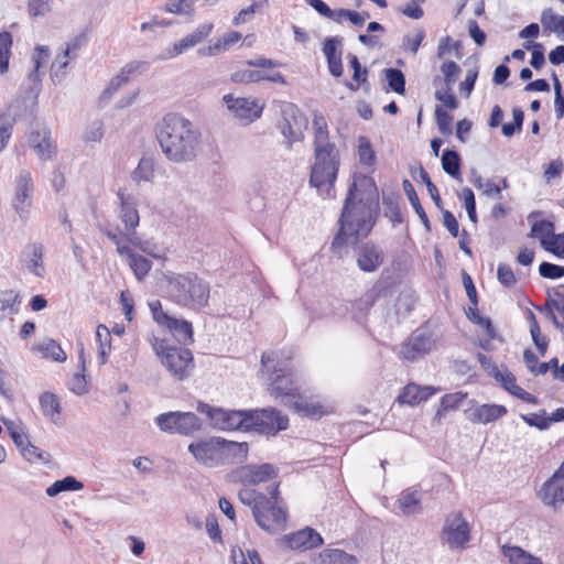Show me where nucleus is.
Instances as JSON below:
<instances>
[{"instance_id": "nucleus-19", "label": "nucleus", "mask_w": 564, "mask_h": 564, "mask_svg": "<svg viewBox=\"0 0 564 564\" xmlns=\"http://www.w3.org/2000/svg\"><path fill=\"white\" fill-rule=\"evenodd\" d=\"M343 41L341 36H329L325 39L322 47L327 61L328 70L334 77H340L344 72L341 62Z\"/></svg>"}, {"instance_id": "nucleus-47", "label": "nucleus", "mask_w": 564, "mask_h": 564, "mask_svg": "<svg viewBox=\"0 0 564 564\" xmlns=\"http://www.w3.org/2000/svg\"><path fill=\"white\" fill-rule=\"evenodd\" d=\"M12 35L10 32L0 33V73L4 74L9 68L11 56Z\"/></svg>"}, {"instance_id": "nucleus-42", "label": "nucleus", "mask_w": 564, "mask_h": 564, "mask_svg": "<svg viewBox=\"0 0 564 564\" xmlns=\"http://www.w3.org/2000/svg\"><path fill=\"white\" fill-rule=\"evenodd\" d=\"M17 115L11 112L0 113V153L6 149L11 139L13 126L17 122Z\"/></svg>"}, {"instance_id": "nucleus-49", "label": "nucleus", "mask_w": 564, "mask_h": 564, "mask_svg": "<svg viewBox=\"0 0 564 564\" xmlns=\"http://www.w3.org/2000/svg\"><path fill=\"white\" fill-rule=\"evenodd\" d=\"M358 156L359 162L365 166H372L376 161V154L372 145L367 137L358 138Z\"/></svg>"}, {"instance_id": "nucleus-25", "label": "nucleus", "mask_w": 564, "mask_h": 564, "mask_svg": "<svg viewBox=\"0 0 564 564\" xmlns=\"http://www.w3.org/2000/svg\"><path fill=\"white\" fill-rule=\"evenodd\" d=\"M508 412L507 408L501 404H481L477 405L468 419L473 423L477 424H489L506 415Z\"/></svg>"}, {"instance_id": "nucleus-2", "label": "nucleus", "mask_w": 564, "mask_h": 564, "mask_svg": "<svg viewBox=\"0 0 564 564\" xmlns=\"http://www.w3.org/2000/svg\"><path fill=\"white\" fill-rule=\"evenodd\" d=\"M156 140L165 158L173 163L193 162L202 149V133L187 118L167 113L155 127Z\"/></svg>"}, {"instance_id": "nucleus-23", "label": "nucleus", "mask_w": 564, "mask_h": 564, "mask_svg": "<svg viewBox=\"0 0 564 564\" xmlns=\"http://www.w3.org/2000/svg\"><path fill=\"white\" fill-rule=\"evenodd\" d=\"M162 318L165 322L162 327H165L178 344L189 345L194 341V330L191 322L173 316L162 315Z\"/></svg>"}, {"instance_id": "nucleus-56", "label": "nucleus", "mask_w": 564, "mask_h": 564, "mask_svg": "<svg viewBox=\"0 0 564 564\" xmlns=\"http://www.w3.org/2000/svg\"><path fill=\"white\" fill-rule=\"evenodd\" d=\"M263 73L258 69L237 70L231 75V80L239 84L257 83L263 80Z\"/></svg>"}, {"instance_id": "nucleus-28", "label": "nucleus", "mask_w": 564, "mask_h": 564, "mask_svg": "<svg viewBox=\"0 0 564 564\" xmlns=\"http://www.w3.org/2000/svg\"><path fill=\"white\" fill-rule=\"evenodd\" d=\"M48 56H50V50L47 46L39 45L35 47V53L32 57L34 68L29 74V80L33 83V86L30 87V89L28 91L29 95H33V98H34L33 105L36 104V98H37L40 87H41V77H40L39 69L42 66V64L48 58Z\"/></svg>"}, {"instance_id": "nucleus-1", "label": "nucleus", "mask_w": 564, "mask_h": 564, "mask_svg": "<svg viewBox=\"0 0 564 564\" xmlns=\"http://www.w3.org/2000/svg\"><path fill=\"white\" fill-rule=\"evenodd\" d=\"M379 192L375 181L360 176L349 185L338 219L330 251L338 259L348 254L351 247L360 271L376 272L384 261L382 249L372 241H362L371 232L379 216Z\"/></svg>"}, {"instance_id": "nucleus-34", "label": "nucleus", "mask_w": 564, "mask_h": 564, "mask_svg": "<svg viewBox=\"0 0 564 564\" xmlns=\"http://www.w3.org/2000/svg\"><path fill=\"white\" fill-rule=\"evenodd\" d=\"M314 564H358L355 556L339 549H325Z\"/></svg>"}, {"instance_id": "nucleus-29", "label": "nucleus", "mask_w": 564, "mask_h": 564, "mask_svg": "<svg viewBox=\"0 0 564 564\" xmlns=\"http://www.w3.org/2000/svg\"><path fill=\"white\" fill-rule=\"evenodd\" d=\"M40 408L42 414L47 417L52 423L56 425L63 424V420L61 417L62 405L59 398L52 392H43L40 395Z\"/></svg>"}, {"instance_id": "nucleus-43", "label": "nucleus", "mask_w": 564, "mask_h": 564, "mask_svg": "<svg viewBox=\"0 0 564 564\" xmlns=\"http://www.w3.org/2000/svg\"><path fill=\"white\" fill-rule=\"evenodd\" d=\"M36 349L44 358H51L57 362H63L67 358L62 347L53 339H45L43 343L37 345Z\"/></svg>"}, {"instance_id": "nucleus-61", "label": "nucleus", "mask_w": 564, "mask_h": 564, "mask_svg": "<svg viewBox=\"0 0 564 564\" xmlns=\"http://www.w3.org/2000/svg\"><path fill=\"white\" fill-rule=\"evenodd\" d=\"M465 397L466 395L460 392L448 393L442 397L437 415H441L442 412L456 410L460 405Z\"/></svg>"}, {"instance_id": "nucleus-48", "label": "nucleus", "mask_w": 564, "mask_h": 564, "mask_svg": "<svg viewBox=\"0 0 564 564\" xmlns=\"http://www.w3.org/2000/svg\"><path fill=\"white\" fill-rule=\"evenodd\" d=\"M541 23L545 30L564 33V17L555 14L552 9L543 10L541 14Z\"/></svg>"}, {"instance_id": "nucleus-22", "label": "nucleus", "mask_w": 564, "mask_h": 564, "mask_svg": "<svg viewBox=\"0 0 564 564\" xmlns=\"http://www.w3.org/2000/svg\"><path fill=\"white\" fill-rule=\"evenodd\" d=\"M494 379L500 383V386L508 391L513 397L530 403V404H538L539 400L535 395L527 392L521 387L517 384L516 376L508 370L507 367H503V371L499 370L495 376Z\"/></svg>"}, {"instance_id": "nucleus-37", "label": "nucleus", "mask_w": 564, "mask_h": 564, "mask_svg": "<svg viewBox=\"0 0 564 564\" xmlns=\"http://www.w3.org/2000/svg\"><path fill=\"white\" fill-rule=\"evenodd\" d=\"M402 187H403V191L406 194L408 199H409L411 206L413 207L414 212L416 213V215L419 216V218L421 219V221L423 223L425 228L430 230L431 223L429 220V217H427L424 208L422 207V205L420 203V199L415 192L414 186L412 185V183L409 180H404L402 182Z\"/></svg>"}, {"instance_id": "nucleus-64", "label": "nucleus", "mask_w": 564, "mask_h": 564, "mask_svg": "<svg viewBox=\"0 0 564 564\" xmlns=\"http://www.w3.org/2000/svg\"><path fill=\"white\" fill-rule=\"evenodd\" d=\"M52 0H30L28 3L29 14L33 18L44 17L51 11Z\"/></svg>"}, {"instance_id": "nucleus-16", "label": "nucleus", "mask_w": 564, "mask_h": 564, "mask_svg": "<svg viewBox=\"0 0 564 564\" xmlns=\"http://www.w3.org/2000/svg\"><path fill=\"white\" fill-rule=\"evenodd\" d=\"M220 444L219 436H212L207 440L191 443L188 452L200 465L216 468L223 466Z\"/></svg>"}, {"instance_id": "nucleus-35", "label": "nucleus", "mask_w": 564, "mask_h": 564, "mask_svg": "<svg viewBox=\"0 0 564 564\" xmlns=\"http://www.w3.org/2000/svg\"><path fill=\"white\" fill-rule=\"evenodd\" d=\"M123 257L127 258L128 264L138 281H142L152 269V262L145 257L135 253L132 248L129 249L128 253H123Z\"/></svg>"}, {"instance_id": "nucleus-26", "label": "nucleus", "mask_w": 564, "mask_h": 564, "mask_svg": "<svg viewBox=\"0 0 564 564\" xmlns=\"http://www.w3.org/2000/svg\"><path fill=\"white\" fill-rule=\"evenodd\" d=\"M437 389L431 386H419L409 383L403 392L398 397V402L402 404L416 405L423 401H427Z\"/></svg>"}, {"instance_id": "nucleus-24", "label": "nucleus", "mask_w": 564, "mask_h": 564, "mask_svg": "<svg viewBox=\"0 0 564 564\" xmlns=\"http://www.w3.org/2000/svg\"><path fill=\"white\" fill-rule=\"evenodd\" d=\"M220 452L223 466L243 463L248 457L249 445L247 442L227 441L220 437Z\"/></svg>"}, {"instance_id": "nucleus-32", "label": "nucleus", "mask_w": 564, "mask_h": 564, "mask_svg": "<svg viewBox=\"0 0 564 564\" xmlns=\"http://www.w3.org/2000/svg\"><path fill=\"white\" fill-rule=\"evenodd\" d=\"M284 405L292 408L296 413L308 417H321L324 415L323 405L311 402L306 398L297 393L291 402H284Z\"/></svg>"}, {"instance_id": "nucleus-46", "label": "nucleus", "mask_w": 564, "mask_h": 564, "mask_svg": "<svg viewBox=\"0 0 564 564\" xmlns=\"http://www.w3.org/2000/svg\"><path fill=\"white\" fill-rule=\"evenodd\" d=\"M20 453L31 464H47L51 460L50 453L42 451L31 442Z\"/></svg>"}, {"instance_id": "nucleus-44", "label": "nucleus", "mask_w": 564, "mask_h": 564, "mask_svg": "<svg viewBox=\"0 0 564 564\" xmlns=\"http://www.w3.org/2000/svg\"><path fill=\"white\" fill-rule=\"evenodd\" d=\"M383 73L388 82L389 89L395 94L403 95L405 93V76L399 68H384Z\"/></svg>"}, {"instance_id": "nucleus-38", "label": "nucleus", "mask_w": 564, "mask_h": 564, "mask_svg": "<svg viewBox=\"0 0 564 564\" xmlns=\"http://www.w3.org/2000/svg\"><path fill=\"white\" fill-rule=\"evenodd\" d=\"M84 488V484L77 480L74 476H66L63 479L54 481L46 488L48 497H55L64 491H78Z\"/></svg>"}, {"instance_id": "nucleus-52", "label": "nucleus", "mask_w": 564, "mask_h": 564, "mask_svg": "<svg viewBox=\"0 0 564 564\" xmlns=\"http://www.w3.org/2000/svg\"><path fill=\"white\" fill-rule=\"evenodd\" d=\"M100 231L108 237V239L116 245L117 252L119 256H123V253H128L129 247L126 245L124 241V232L120 230L119 227H116L115 229L111 228H100Z\"/></svg>"}, {"instance_id": "nucleus-40", "label": "nucleus", "mask_w": 564, "mask_h": 564, "mask_svg": "<svg viewBox=\"0 0 564 564\" xmlns=\"http://www.w3.org/2000/svg\"><path fill=\"white\" fill-rule=\"evenodd\" d=\"M397 502L404 514H413L420 509L421 495L416 490L406 489L401 492Z\"/></svg>"}, {"instance_id": "nucleus-21", "label": "nucleus", "mask_w": 564, "mask_h": 564, "mask_svg": "<svg viewBox=\"0 0 564 564\" xmlns=\"http://www.w3.org/2000/svg\"><path fill=\"white\" fill-rule=\"evenodd\" d=\"M117 196L120 200L119 218L124 225V230H135L140 224L137 198L121 189L118 191Z\"/></svg>"}, {"instance_id": "nucleus-55", "label": "nucleus", "mask_w": 564, "mask_h": 564, "mask_svg": "<svg viewBox=\"0 0 564 564\" xmlns=\"http://www.w3.org/2000/svg\"><path fill=\"white\" fill-rule=\"evenodd\" d=\"M554 234V224L550 220H539L535 221L529 234L531 238H539L540 241L544 239H550Z\"/></svg>"}, {"instance_id": "nucleus-59", "label": "nucleus", "mask_w": 564, "mask_h": 564, "mask_svg": "<svg viewBox=\"0 0 564 564\" xmlns=\"http://www.w3.org/2000/svg\"><path fill=\"white\" fill-rule=\"evenodd\" d=\"M460 70L459 65L454 61H447L441 65V72L444 75V82L448 90L452 89V86L456 82V77L459 75Z\"/></svg>"}, {"instance_id": "nucleus-8", "label": "nucleus", "mask_w": 564, "mask_h": 564, "mask_svg": "<svg viewBox=\"0 0 564 564\" xmlns=\"http://www.w3.org/2000/svg\"><path fill=\"white\" fill-rule=\"evenodd\" d=\"M438 335L427 326H420L401 345L400 356L406 361H416L432 352L438 343Z\"/></svg>"}, {"instance_id": "nucleus-11", "label": "nucleus", "mask_w": 564, "mask_h": 564, "mask_svg": "<svg viewBox=\"0 0 564 564\" xmlns=\"http://www.w3.org/2000/svg\"><path fill=\"white\" fill-rule=\"evenodd\" d=\"M278 475L279 468L272 464H248L234 469L228 475V479L245 487H252L275 479Z\"/></svg>"}, {"instance_id": "nucleus-4", "label": "nucleus", "mask_w": 564, "mask_h": 564, "mask_svg": "<svg viewBox=\"0 0 564 564\" xmlns=\"http://www.w3.org/2000/svg\"><path fill=\"white\" fill-rule=\"evenodd\" d=\"M166 294L170 301L185 308L199 311L207 306L209 284L194 272L164 274Z\"/></svg>"}, {"instance_id": "nucleus-20", "label": "nucleus", "mask_w": 564, "mask_h": 564, "mask_svg": "<svg viewBox=\"0 0 564 564\" xmlns=\"http://www.w3.org/2000/svg\"><path fill=\"white\" fill-rule=\"evenodd\" d=\"M285 540L290 549L301 552L318 547L324 543L322 535L310 527L285 535Z\"/></svg>"}, {"instance_id": "nucleus-51", "label": "nucleus", "mask_w": 564, "mask_h": 564, "mask_svg": "<svg viewBox=\"0 0 564 564\" xmlns=\"http://www.w3.org/2000/svg\"><path fill=\"white\" fill-rule=\"evenodd\" d=\"M523 47L528 51H531L530 65L534 69L542 68L543 65L545 64V56H544L545 48H544L543 44L538 43V42H527L523 44Z\"/></svg>"}, {"instance_id": "nucleus-53", "label": "nucleus", "mask_w": 564, "mask_h": 564, "mask_svg": "<svg viewBox=\"0 0 564 564\" xmlns=\"http://www.w3.org/2000/svg\"><path fill=\"white\" fill-rule=\"evenodd\" d=\"M381 289L375 285L364 296L354 303V308L367 313L380 297Z\"/></svg>"}, {"instance_id": "nucleus-36", "label": "nucleus", "mask_w": 564, "mask_h": 564, "mask_svg": "<svg viewBox=\"0 0 564 564\" xmlns=\"http://www.w3.org/2000/svg\"><path fill=\"white\" fill-rule=\"evenodd\" d=\"M502 554L510 564H543L540 558L531 555L519 546H502Z\"/></svg>"}, {"instance_id": "nucleus-27", "label": "nucleus", "mask_w": 564, "mask_h": 564, "mask_svg": "<svg viewBox=\"0 0 564 564\" xmlns=\"http://www.w3.org/2000/svg\"><path fill=\"white\" fill-rule=\"evenodd\" d=\"M43 251L42 243H32L25 247L23 251V262L30 272L37 278H43L45 270L43 265Z\"/></svg>"}, {"instance_id": "nucleus-41", "label": "nucleus", "mask_w": 564, "mask_h": 564, "mask_svg": "<svg viewBox=\"0 0 564 564\" xmlns=\"http://www.w3.org/2000/svg\"><path fill=\"white\" fill-rule=\"evenodd\" d=\"M154 177V162L151 158H141L137 167L131 173V178L135 183L150 182Z\"/></svg>"}, {"instance_id": "nucleus-18", "label": "nucleus", "mask_w": 564, "mask_h": 564, "mask_svg": "<svg viewBox=\"0 0 564 564\" xmlns=\"http://www.w3.org/2000/svg\"><path fill=\"white\" fill-rule=\"evenodd\" d=\"M538 496L545 506L553 509L564 505V460L555 473L543 482Z\"/></svg>"}, {"instance_id": "nucleus-33", "label": "nucleus", "mask_w": 564, "mask_h": 564, "mask_svg": "<svg viewBox=\"0 0 564 564\" xmlns=\"http://www.w3.org/2000/svg\"><path fill=\"white\" fill-rule=\"evenodd\" d=\"M149 64L147 62H132L127 64L120 73L113 77L109 86L105 89L104 95L111 96L116 93L123 84L128 83L130 75L137 72L140 67L147 68Z\"/></svg>"}, {"instance_id": "nucleus-3", "label": "nucleus", "mask_w": 564, "mask_h": 564, "mask_svg": "<svg viewBox=\"0 0 564 564\" xmlns=\"http://www.w3.org/2000/svg\"><path fill=\"white\" fill-rule=\"evenodd\" d=\"M314 163L311 167L310 184L323 197L334 196V185L340 164L339 150L329 140L325 117L314 111Z\"/></svg>"}, {"instance_id": "nucleus-13", "label": "nucleus", "mask_w": 564, "mask_h": 564, "mask_svg": "<svg viewBox=\"0 0 564 564\" xmlns=\"http://www.w3.org/2000/svg\"><path fill=\"white\" fill-rule=\"evenodd\" d=\"M442 539L451 549L464 547L470 540V528L459 511L451 512L442 530Z\"/></svg>"}, {"instance_id": "nucleus-15", "label": "nucleus", "mask_w": 564, "mask_h": 564, "mask_svg": "<svg viewBox=\"0 0 564 564\" xmlns=\"http://www.w3.org/2000/svg\"><path fill=\"white\" fill-rule=\"evenodd\" d=\"M269 392L274 398H282V403L291 402L299 393L293 373L282 367H273L269 378Z\"/></svg>"}, {"instance_id": "nucleus-14", "label": "nucleus", "mask_w": 564, "mask_h": 564, "mask_svg": "<svg viewBox=\"0 0 564 564\" xmlns=\"http://www.w3.org/2000/svg\"><path fill=\"white\" fill-rule=\"evenodd\" d=\"M282 120L279 122V129L284 135L288 147L293 142L301 140L303 129L307 127V118L293 104H286L282 109Z\"/></svg>"}, {"instance_id": "nucleus-63", "label": "nucleus", "mask_w": 564, "mask_h": 564, "mask_svg": "<svg viewBox=\"0 0 564 564\" xmlns=\"http://www.w3.org/2000/svg\"><path fill=\"white\" fill-rule=\"evenodd\" d=\"M425 37L424 30H417L414 36L404 35L402 40V46L405 51H410L412 54H416L423 40Z\"/></svg>"}, {"instance_id": "nucleus-62", "label": "nucleus", "mask_w": 564, "mask_h": 564, "mask_svg": "<svg viewBox=\"0 0 564 564\" xmlns=\"http://www.w3.org/2000/svg\"><path fill=\"white\" fill-rule=\"evenodd\" d=\"M539 273L542 278L556 280L564 276V265H558L552 262L543 261L539 265Z\"/></svg>"}, {"instance_id": "nucleus-57", "label": "nucleus", "mask_w": 564, "mask_h": 564, "mask_svg": "<svg viewBox=\"0 0 564 564\" xmlns=\"http://www.w3.org/2000/svg\"><path fill=\"white\" fill-rule=\"evenodd\" d=\"M196 0H170L165 4V11L175 13V14H183V15H191L193 13V6Z\"/></svg>"}, {"instance_id": "nucleus-31", "label": "nucleus", "mask_w": 564, "mask_h": 564, "mask_svg": "<svg viewBox=\"0 0 564 564\" xmlns=\"http://www.w3.org/2000/svg\"><path fill=\"white\" fill-rule=\"evenodd\" d=\"M21 295L14 290L0 291V321L20 312Z\"/></svg>"}, {"instance_id": "nucleus-9", "label": "nucleus", "mask_w": 564, "mask_h": 564, "mask_svg": "<svg viewBox=\"0 0 564 564\" xmlns=\"http://www.w3.org/2000/svg\"><path fill=\"white\" fill-rule=\"evenodd\" d=\"M155 424L170 434L193 435L202 430V420L193 412L171 411L155 417Z\"/></svg>"}, {"instance_id": "nucleus-10", "label": "nucleus", "mask_w": 564, "mask_h": 564, "mask_svg": "<svg viewBox=\"0 0 564 564\" xmlns=\"http://www.w3.org/2000/svg\"><path fill=\"white\" fill-rule=\"evenodd\" d=\"M251 422H249L250 431L275 435L289 427V417L275 408L249 410Z\"/></svg>"}, {"instance_id": "nucleus-45", "label": "nucleus", "mask_w": 564, "mask_h": 564, "mask_svg": "<svg viewBox=\"0 0 564 564\" xmlns=\"http://www.w3.org/2000/svg\"><path fill=\"white\" fill-rule=\"evenodd\" d=\"M196 46L195 40L189 34L175 42L171 47L166 48L163 54L159 56V59L174 58L185 51Z\"/></svg>"}, {"instance_id": "nucleus-17", "label": "nucleus", "mask_w": 564, "mask_h": 564, "mask_svg": "<svg viewBox=\"0 0 564 564\" xmlns=\"http://www.w3.org/2000/svg\"><path fill=\"white\" fill-rule=\"evenodd\" d=\"M228 110L245 123H251L261 117L263 107L258 100L245 97H234L227 94L223 97Z\"/></svg>"}, {"instance_id": "nucleus-54", "label": "nucleus", "mask_w": 564, "mask_h": 564, "mask_svg": "<svg viewBox=\"0 0 564 564\" xmlns=\"http://www.w3.org/2000/svg\"><path fill=\"white\" fill-rule=\"evenodd\" d=\"M383 205L384 215L393 223L394 226L403 221L397 197L383 196Z\"/></svg>"}, {"instance_id": "nucleus-39", "label": "nucleus", "mask_w": 564, "mask_h": 564, "mask_svg": "<svg viewBox=\"0 0 564 564\" xmlns=\"http://www.w3.org/2000/svg\"><path fill=\"white\" fill-rule=\"evenodd\" d=\"M442 167L449 176L460 180V165L462 160L457 151L452 149H445L443 151Z\"/></svg>"}, {"instance_id": "nucleus-30", "label": "nucleus", "mask_w": 564, "mask_h": 564, "mask_svg": "<svg viewBox=\"0 0 564 564\" xmlns=\"http://www.w3.org/2000/svg\"><path fill=\"white\" fill-rule=\"evenodd\" d=\"M265 497L263 492L257 491L256 489L251 487H245L238 491V498L239 500L251 508L252 514L254 517L256 521H263L265 523V520L263 519V516L260 513L261 503L265 502Z\"/></svg>"}, {"instance_id": "nucleus-50", "label": "nucleus", "mask_w": 564, "mask_h": 564, "mask_svg": "<svg viewBox=\"0 0 564 564\" xmlns=\"http://www.w3.org/2000/svg\"><path fill=\"white\" fill-rule=\"evenodd\" d=\"M543 249L557 258L564 259V232L553 234L550 239H542Z\"/></svg>"}, {"instance_id": "nucleus-58", "label": "nucleus", "mask_w": 564, "mask_h": 564, "mask_svg": "<svg viewBox=\"0 0 564 564\" xmlns=\"http://www.w3.org/2000/svg\"><path fill=\"white\" fill-rule=\"evenodd\" d=\"M435 119L440 132L444 135L452 134L453 117L441 106L435 108Z\"/></svg>"}, {"instance_id": "nucleus-5", "label": "nucleus", "mask_w": 564, "mask_h": 564, "mask_svg": "<svg viewBox=\"0 0 564 564\" xmlns=\"http://www.w3.org/2000/svg\"><path fill=\"white\" fill-rule=\"evenodd\" d=\"M152 348L162 365L177 380L188 378L194 370L193 354L188 348L170 345L165 339L154 338Z\"/></svg>"}, {"instance_id": "nucleus-7", "label": "nucleus", "mask_w": 564, "mask_h": 564, "mask_svg": "<svg viewBox=\"0 0 564 564\" xmlns=\"http://www.w3.org/2000/svg\"><path fill=\"white\" fill-rule=\"evenodd\" d=\"M268 494L265 502H262L259 508L265 523L263 521L256 522L264 531L278 533L284 530L288 520L286 508L280 497L279 482L269 486Z\"/></svg>"}, {"instance_id": "nucleus-60", "label": "nucleus", "mask_w": 564, "mask_h": 564, "mask_svg": "<svg viewBox=\"0 0 564 564\" xmlns=\"http://www.w3.org/2000/svg\"><path fill=\"white\" fill-rule=\"evenodd\" d=\"M520 417L532 427H536L540 431L549 429V421L545 410H541L539 413L521 414Z\"/></svg>"}, {"instance_id": "nucleus-12", "label": "nucleus", "mask_w": 564, "mask_h": 564, "mask_svg": "<svg viewBox=\"0 0 564 564\" xmlns=\"http://www.w3.org/2000/svg\"><path fill=\"white\" fill-rule=\"evenodd\" d=\"M34 182L28 170H21L14 178L11 206L20 219L26 220L33 205Z\"/></svg>"}, {"instance_id": "nucleus-6", "label": "nucleus", "mask_w": 564, "mask_h": 564, "mask_svg": "<svg viewBox=\"0 0 564 564\" xmlns=\"http://www.w3.org/2000/svg\"><path fill=\"white\" fill-rule=\"evenodd\" d=\"M196 409L199 413L207 416L213 430L223 432H250L249 422H251V415L249 414V410H228L220 406H213L205 402H198Z\"/></svg>"}]
</instances>
